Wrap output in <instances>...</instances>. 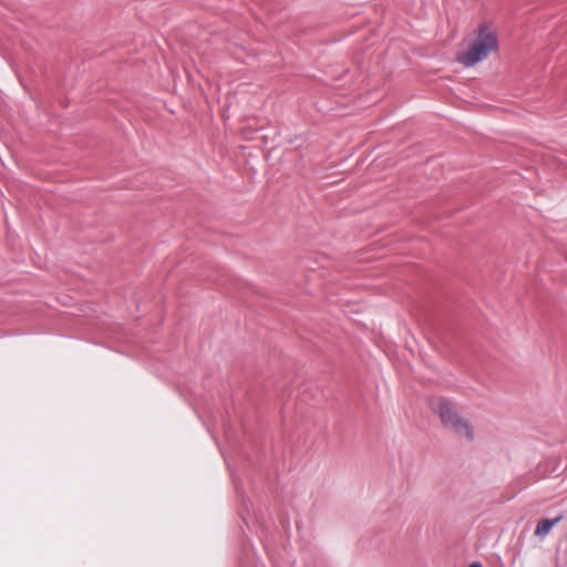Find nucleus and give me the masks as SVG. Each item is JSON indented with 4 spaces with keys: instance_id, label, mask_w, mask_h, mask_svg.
Here are the masks:
<instances>
[{
    "instance_id": "4",
    "label": "nucleus",
    "mask_w": 567,
    "mask_h": 567,
    "mask_svg": "<svg viewBox=\"0 0 567 567\" xmlns=\"http://www.w3.org/2000/svg\"><path fill=\"white\" fill-rule=\"evenodd\" d=\"M231 477H233V482H234V485H235L236 493L238 495H240L239 482H238V480L235 477V475L233 473H231Z\"/></svg>"
},
{
    "instance_id": "2",
    "label": "nucleus",
    "mask_w": 567,
    "mask_h": 567,
    "mask_svg": "<svg viewBox=\"0 0 567 567\" xmlns=\"http://www.w3.org/2000/svg\"><path fill=\"white\" fill-rule=\"evenodd\" d=\"M433 409L437 411L444 427L454 431L457 435L466 437L468 441L474 439L472 424L464 419L453 404L446 398H440Z\"/></svg>"
},
{
    "instance_id": "1",
    "label": "nucleus",
    "mask_w": 567,
    "mask_h": 567,
    "mask_svg": "<svg viewBox=\"0 0 567 567\" xmlns=\"http://www.w3.org/2000/svg\"><path fill=\"white\" fill-rule=\"evenodd\" d=\"M496 33L488 25H481L476 39L471 48L458 56V62L465 66H472L484 60L489 52L497 50Z\"/></svg>"
},
{
    "instance_id": "5",
    "label": "nucleus",
    "mask_w": 567,
    "mask_h": 567,
    "mask_svg": "<svg viewBox=\"0 0 567 567\" xmlns=\"http://www.w3.org/2000/svg\"><path fill=\"white\" fill-rule=\"evenodd\" d=\"M468 567H484L482 563L480 561H474Z\"/></svg>"
},
{
    "instance_id": "3",
    "label": "nucleus",
    "mask_w": 567,
    "mask_h": 567,
    "mask_svg": "<svg viewBox=\"0 0 567 567\" xmlns=\"http://www.w3.org/2000/svg\"><path fill=\"white\" fill-rule=\"evenodd\" d=\"M564 518V515L563 514H559L557 517L555 518H543L540 519L537 525H536V528H535V535L537 537H545L547 536L551 529L563 520Z\"/></svg>"
}]
</instances>
